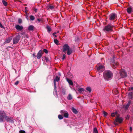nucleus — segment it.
Instances as JSON below:
<instances>
[{"instance_id": "obj_29", "label": "nucleus", "mask_w": 133, "mask_h": 133, "mask_svg": "<svg viewBox=\"0 0 133 133\" xmlns=\"http://www.w3.org/2000/svg\"><path fill=\"white\" fill-rule=\"evenodd\" d=\"M94 133H98V132L96 128H95L94 129Z\"/></svg>"}, {"instance_id": "obj_24", "label": "nucleus", "mask_w": 133, "mask_h": 133, "mask_svg": "<svg viewBox=\"0 0 133 133\" xmlns=\"http://www.w3.org/2000/svg\"><path fill=\"white\" fill-rule=\"evenodd\" d=\"M34 26L32 25H30L29 26L28 30L29 31L32 30L34 29Z\"/></svg>"}, {"instance_id": "obj_31", "label": "nucleus", "mask_w": 133, "mask_h": 133, "mask_svg": "<svg viewBox=\"0 0 133 133\" xmlns=\"http://www.w3.org/2000/svg\"><path fill=\"white\" fill-rule=\"evenodd\" d=\"M87 90L89 91V92H90L91 91V89L90 87H88L86 89Z\"/></svg>"}, {"instance_id": "obj_35", "label": "nucleus", "mask_w": 133, "mask_h": 133, "mask_svg": "<svg viewBox=\"0 0 133 133\" xmlns=\"http://www.w3.org/2000/svg\"><path fill=\"white\" fill-rule=\"evenodd\" d=\"M54 42L56 44H58V40L57 39H55L54 40Z\"/></svg>"}, {"instance_id": "obj_28", "label": "nucleus", "mask_w": 133, "mask_h": 133, "mask_svg": "<svg viewBox=\"0 0 133 133\" xmlns=\"http://www.w3.org/2000/svg\"><path fill=\"white\" fill-rule=\"evenodd\" d=\"M2 3L5 6H6L7 5V3L5 1L3 0L2 1Z\"/></svg>"}, {"instance_id": "obj_38", "label": "nucleus", "mask_w": 133, "mask_h": 133, "mask_svg": "<svg viewBox=\"0 0 133 133\" xmlns=\"http://www.w3.org/2000/svg\"><path fill=\"white\" fill-rule=\"evenodd\" d=\"M19 133H26L24 130H21L19 131Z\"/></svg>"}, {"instance_id": "obj_13", "label": "nucleus", "mask_w": 133, "mask_h": 133, "mask_svg": "<svg viewBox=\"0 0 133 133\" xmlns=\"http://www.w3.org/2000/svg\"><path fill=\"white\" fill-rule=\"evenodd\" d=\"M6 117H7V116H6V114L4 111H0V117L5 118V119Z\"/></svg>"}, {"instance_id": "obj_6", "label": "nucleus", "mask_w": 133, "mask_h": 133, "mask_svg": "<svg viewBox=\"0 0 133 133\" xmlns=\"http://www.w3.org/2000/svg\"><path fill=\"white\" fill-rule=\"evenodd\" d=\"M60 79V78L58 77V76H56L55 78L54 79V91L55 92L56 94H57V91L56 90V81L58 82Z\"/></svg>"}, {"instance_id": "obj_3", "label": "nucleus", "mask_w": 133, "mask_h": 133, "mask_svg": "<svg viewBox=\"0 0 133 133\" xmlns=\"http://www.w3.org/2000/svg\"><path fill=\"white\" fill-rule=\"evenodd\" d=\"M112 26L110 25V24H109L105 26L103 30L105 32L111 31H112Z\"/></svg>"}, {"instance_id": "obj_30", "label": "nucleus", "mask_w": 133, "mask_h": 133, "mask_svg": "<svg viewBox=\"0 0 133 133\" xmlns=\"http://www.w3.org/2000/svg\"><path fill=\"white\" fill-rule=\"evenodd\" d=\"M54 8V7L52 5H49L48 6V9H52Z\"/></svg>"}, {"instance_id": "obj_7", "label": "nucleus", "mask_w": 133, "mask_h": 133, "mask_svg": "<svg viewBox=\"0 0 133 133\" xmlns=\"http://www.w3.org/2000/svg\"><path fill=\"white\" fill-rule=\"evenodd\" d=\"M105 69V68L103 65H100L97 68V70L99 72H102Z\"/></svg>"}, {"instance_id": "obj_20", "label": "nucleus", "mask_w": 133, "mask_h": 133, "mask_svg": "<svg viewBox=\"0 0 133 133\" xmlns=\"http://www.w3.org/2000/svg\"><path fill=\"white\" fill-rule=\"evenodd\" d=\"M130 103H131L130 101H129L128 102V103L127 105L125 106L124 108L125 110H127V109H128V108L129 107Z\"/></svg>"}, {"instance_id": "obj_49", "label": "nucleus", "mask_w": 133, "mask_h": 133, "mask_svg": "<svg viewBox=\"0 0 133 133\" xmlns=\"http://www.w3.org/2000/svg\"><path fill=\"white\" fill-rule=\"evenodd\" d=\"M37 21L39 22H40L41 21V19H37Z\"/></svg>"}, {"instance_id": "obj_19", "label": "nucleus", "mask_w": 133, "mask_h": 133, "mask_svg": "<svg viewBox=\"0 0 133 133\" xmlns=\"http://www.w3.org/2000/svg\"><path fill=\"white\" fill-rule=\"evenodd\" d=\"M66 80L69 83V85H70H70H73V83L72 81L70 80V79L67 78Z\"/></svg>"}, {"instance_id": "obj_50", "label": "nucleus", "mask_w": 133, "mask_h": 133, "mask_svg": "<svg viewBox=\"0 0 133 133\" xmlns=\"http://www.w3.org/2000/svg\"><path fill=\"white\" fill-rule=\"evenodd\" d=\"M58 74L59 75V76H61V74L59 72Z\"/></svg>"}, {"instance_id": "obj_18", "label": "nucleus", "mask_w": 133, "mask_h": 133, "mask_svg": "<svg viewBox=\"0 0 133 133\" xmlns=\"http://www.w3.org/2000/svg\"><path fill=\"white\" fill-rule=\"evenodd\" d=\"M128 96L130 99L133 98V93L132 92H129L128 94Z\"/></svg>"}, {"instance_id": "obj_53", "label": "nucleus", "mask_w": 133, "mask_h": 133, "mask_svg": "<svg viewBox=\"0 0 133 133\" xmlns=\"http://www.w3.org/2000/svg\"><path fill=\"white\" fill-rule=\"evenodd\" d=\"M56 36H56V35L55 36V37H56Z\"/></svg>"}, {"instance_id": "obj_48", "label": "nucleus", "mask_w": 133, "mask_h": 133, "mask_svg": "<svg viewBox=\"0 0 133 133\" xmlns=\"http://www.w3.org/2000/svg\"><path fill=\"white\" fill-rule=\"evenodd\" d=\"M56 32H55L54 33H53V36H54L55 34H56Z\"/></svg>"}, {"instance_id": "obj_11", "label": "nucleus", "mask_w": 133, "mask_h": 133, "mask_svg": "<svg viewBox=\"0 0 133 133\" xmlns=\"http://www.w3.org/2000/svg\"><path fill=\"white\" fill-rule=\"evenodd\" d=\"M15 28L17 31H21L23 29V27L22 26L17 24L15 25Z\"/></svg>"}, {"instance_id": "obj_23", "label": "nucleus", "mask_w": 133, "mask_h": 133, "mask_svg": "<svg viewBox=\"0 0 133 133\" xmlns=\"http://www.w3.org/2000/svg\"><path fill=\"white\" fill-rule=\"evenodd\" d=\"M46 29L49 32L51 31V30L50 27L49 25H47L46 26Z\"/></svg>"}, {"instance_id": "obj_33", "label": "nucleus", "mask_w": 133, "mask_h": 133, "mask_svg": "<svg viewBox=\"0 0 133 133\" xmlns=\"http://www.w3.org/2000/svg\"><path fill=\"white\" fill-rule=\"evenodd\" d=\"M21 35H24V36L25 37H26L28 38L25 32H24L22 33Z\"/></svg>"}, {"instance_id": "obj_52", "label": "nucleus", "mask_w": 133, "mask_h": 133, "mask_svg": "<svg viewBox=\"0 0 133 133\" xmlns=\"http://www.w3.org/2000/svg\"><path fill=\"white\" fill-rule=\"evenodd\" d=\"M26 8H26V7H25V12H26V10H26Z\"/></svg>"}, {"instance_id": "obj_32", "label": "nucleus", "mask_w": 133, "mask_h": 133, "mask_svg": "<svg viewBox=\"0 0 133 133\" xmlns=\"http://www.w3.org/2000/svg\"><path fill=\"white\" fill-rule=\"evenodd\" d=\"M58 118L59 119H62L63 118V117L62 115H58Z\"/></svg>"}, {"instance_id": "obj_34", "label": "nucleus", "mask_w": 133, "mask_h": 133, "mask_svg": "<svg viewBox=\"0 0 133 133\" xmlns=\"http://www.w3.org/2000/svg\"><path fill=\"white\" fill-rule=\"evenodd\" d=\"M30 19L32 21L34 20L35 19V18L33 16H30Z\"/></svg>"}, {"instance_id": "obj_5", "label": "nucleus", "mask_w": 133, "mask_h": 133, "mask_svg": "<svg viewBox=\"0 0 133 133\" xmlns=\"http://www.w3.org/2000/svg\"><path fill=\"white\" fill-rule=\"evenodd\" d=\"M20 36L18 35H17L13 39V43L14 44H15L17 43L20 39Z\"/></svg>"}, {"instance_id": "obj_54", "label": "nucleus", "mask_w": 133, "mask_h": 133, "mask_svg": "<svg viewBox=\"0 0 133 133\" xmlns=\"http://www.w3.org/2000/svg\"><path fill=\"white\" fill-rule=\"evenodd\" d=\"M58 32H58V31H57V33H58Z\"/></svg>"}, {"instance_id": "obj_45", "label": "nucleus", "mask_w": 133, "mask_h": 133, "mask_svg": "<svg viewBox=\"0 0 133 133\" xmlns=\"http://www.w3.org/2000/svg\"><path fill=\"white\" fill-rule=\"evenodd\" d=\"M45 60L47 62V61H49V60L48 59V58L47 57H46L45 58Z\"/></svg>"}, {"instance_id": "obj_10", "label": "nucleus", "mask_w": 133, "mask_h": 133, "mask_svg": "<svg viewBox=\"0 0 133 133\" xmlns=\"http://www.w3.org/2000/svg\"><path fill=\"white\" fill-rule=\"evenodd\" d=\"M70 48V47L68 44H65L63 46V47L62 49V51L63 52H65Z\"/></svg>"}, {"instance_id": "obj_47", "label": "nucleus", "mask_w": 133, "mask_h": 133, "mask_svg": "<svg viewBox=\"0 0 133 133\" xmlns=\"http://www.w3.org/2000/svg\"><path fill=\"white\" fill-rule=\"evenodd\" d=\"M34 11L36 12H37V9H35Z\"/></svg>"}, {"instance_id": "obj_40", "label": "nucleus", "mask_w": 133, "mask_h": 133, "mask_svg": "<svg viewBox=\"0 0 133 133\" xmlns=\"http://www.w3.org/2000/svg\"><path fill=\"white\" fill-rule=\"evenodd\" d=\"M0 27H1L2 28H4V27L3 26L2 24L1 23V22H0Z\"/></svg>"}, {"instance_id": "obj_4", "label": "nucleus", "mask_w": 133, "mask_h": 133, "mask_svg": "<svg viewBox=\"0 0 133 133\" xmlns=\"http://www.w3.org/2000/svg\"><path fill=\"white\" fill-rule=\"evenodd\" d=\"M123 119L122 117H117L116 118V120L114 121V123L115 125H118V123H121L123 121Z\"/></svg>"}, {"instance_id": "obj_22", "label": "nucleus", "mask_w": 133, "mask_h": 133, "mask_svg": "<svg viewBox=\"0 0 133 133\" xmlns=\"http://www.w3.org/2000/svg\"><path fill=\"white\" fill-rule=\"evenodd\" d=\"M72 52V50L70 48L67 51V54L68 55H70Z\"/></svg>"}, {"instance_id": "obj_41", "label": "nucleus", "mask_w": 133, "mask_h": 133, "mask_svg": "<svg viewBox=\"0 0 133 133\" xmlns=\"http://www.w3.org/2000/svg\"><path fill=\"white\" fill-rule=\"evenodd\" d=\"M65 54H64L63 55L62 59L63 60H64L65 58Z\"/></svg>"}, {"instance_id": "obj_42", "label": "nucleus", "mask_w": 133, "mask_h": 133, "mask_svg": "<svg viewBox=\"0 0 133 133\" xmlns=\"http://www.w3.org/2000/svg\"><path fill=\"white\" fill-rule=\"evenodd\" d=\"M19 83V82L18 81H16L15 83V84L16 85H17Z\"/></svg>"}, {"instance_id": "obj_27", "label": "nucleus", "mask_w": 133, "mask_h": 133, "mask_svg": "<svg viewBox=\"0 0 133 133\" xmlns=\"http://www.w3.org/2000/svg\"><path fill=\"white\" fill-rule=\"evenodd\" d=\"M118 114V112L116 111L115 112L112 113L111 115L112 117H114L116 115Z\"/></svg>"}, {"instance_id": "obj_15", "label": "nucleus", "mask_w": 133, "mask_h": 133, "mask_svg": "<svg viewBox=\"0 0 133 133\" xmlns=\"http://www.w3.org/2000/svg\"><path fill=\"white\" fill-rule=\"evenodd\" d=\"M5 119L7 121L12 123L14 122L12 118H9L8 116L6 117Z\"/></svg>"}, {"instance_id": "obj_44", "label": "nucleus", "mask_w": 133, "mask_h": 133, "mask_svg": "<svg viewBox=\"0 0 133 133\" xmlns=\"http://www.w3.org/2000/svg\"><path fill=\"white\" fill-rule=\"evenodd\" d=\"M130 130V131H131L132 130V127H130L129 129Z\"/></svg>"}, {"instance_id": "obj_17", "label": "nucleus", "mask_w": 133, "mask_h": 133, "mask_svg": "<svg viewBox=\"0 0 133 133\" xmlns=\"http://www.w3.org/2000/svg\"><path fill=\"white\" fill-rule=\"evenodd\" d=\"M127 11L129 14H130L132 12V8L130 7L127 9Z\"/></svg>"}, {"instance_id": "obj_26", "label": "nucleus", "mask_w": 133, "mask_h": 133, "mask_svg": "<svg viewBox=\"0 0 133 133\" xmlns=\"http://www.w3.org/2000/svg\"><path fill=\"white\" fill-rule=\"evenodd\" d=\"M67 99L69 100H70L72 99V96L70 94H69L67 97Z\"/></svg>"}, {"instance_id": "obj_9", "label": "nucleus", "mask_w": 133, "mask_h": 133, "mask_svg": "<svg viewBox=\"0 0 133 133\" xmlns=\"http://www.w3.org/2000/svg\"><path fill=\"white\" fill-rule=\"evenodd\" d=\"M120 75L122 77H127V73L124 70L122 69L120 71Z\"/></svg>"}, {"instance_id": "obj_43", "label": "nucleus", "mask_w": 133, "mask_h": 133, "mask_svg": "<svg viewBox=\"0 0 133 133\" xmlns=\"http://www.w3.org/2000/svg\"><path fill=\"white\" fill-rule=\"evenodd\" d=\"M103 114H104V116H107V112H106L105 111H103Z\"/></svg>"}, {"instance_id": "obj_39", "label": "nucleus", "mask_w": 133, "mask_h": 133, "mask_svg": "<svg viewBox=\"0 0 133 133\" xmlns=\"http://www.w3.org/2000/svg\"><path fill=\"white\" fill-rule=\"evenodd\" d=\"M22 20L21 19H19L18 20V22L19 23H22Z\"/></svg>"}, {"instance_id": "obj_2", "label": "nucleus", "mask_w": 133, "mask_h": 133, "mask_svg": "<svg viewBox=\"0 0 133 133\" xmlns=\"http://www.w3.org/2000/svg\"><path fill=\"white\" fill-rule=\"evenodd\" d=\"M109 19L111 21L116 20L117 19V15L115 13H112L109 15Z\"/></svg>"}, {"instance_id": "obj_51", "label": "nucleus", "mask_w": 133, "mask_h": 133, "mask_svg": "<svg viewBox=\"0 0 133 133\" xmlns=\"http://www.w3.org/2000/svg\"><path fill=\"white\" fill-rule=\"evenodd\" d=\"M131 90H133V87H131Z\"/></svg>"}, {"instance_id": "obj_14", "label": "nucleus", "mask_w": 133, "mask_h": 133, "mask_svg": "<svg viewBox=\"0 0 133 133\" xmlns=\"http://www.w3.org/2000/svg\"><path fill=\"white\" fill-rule=\"evenodd\" d=\"M78 86V85L77 84H76V86L77 87V89L79 93H82L83 91H84V89L83 88H80Z\"/></svg>"}, {"instance_id": "obj_36", "label": "nucleus", "mask_w": 133, "mask_h": 133, "mask_svg": "<svg viewBox=\"0 0 133 133\" xmlns=\"http://www.w3.org/2000/svg\"><path fill=\"white\" fill-rule=\"evenodd\" d=\"M3 119H5V118L0 117V122H2L3 121Z\"/></svg>"}, {"instance_id": "obj_37", "label": "nucleus", "mask_w": 133, "mask_h": 133, "mask_svg": "<svg viewBox=\"0 0 133 133\" xmlns=\"http://www.w3.org/2000/svg\"><path fill=\"white\" fill-rule=\"evenodd\" d=\"M43 50V51L46 54H47L48 53V50L45 49H44Z\"/></svg>"}, {"instance_id": "obj_1", "label": "nucleus", "mask_w": 133, "mask_h": 133, "mask_svg": "<svg viewBox=\"0 0 133 133\" xmlns=\"http://www.w3.org/2000/svg\"><path fill=\"white\" fill-rule=\"evenodd\" d=\"M112 76V72L109 70L105 71L103 73L104 78L107 80H109L111 78Z\"/></svg>"}, {"instance_id": "obj_21", "label": "nucleus", "mask_w": 133, "mask_h": 133, "mask_svg": "<svg viewBox=\"0 0 133 133\" xmlns=\"http://www.w3.org/2000/svg\"><path fill=\"white\" fill-rule=\"evenodd\" d=\"M72 112L75 114H77L78 113L77 110L73 107L72 108Z\"/></svg>"}, {"instance_id": "obj_8", "label": "nucleus", "mask_w": 133, "mask_h": 133, "mask_svg": "<svg viewBox=\"0 0 133 133\" xmlns=\"http://www.w3.org/2000/svg\"><path fill=\"white\" fill-rule=\"evenodd\" d=\"M61 114L64 116L65 118H67L69 116L68 112L64 110H62L60 111Z\"/></svg>"}, {"instance_id": "obj_12", "label": "nucleus", "mask_w": 133, "mask_h": 133, "mask_svg": "<svg viewBox=\"0 0 133 133\" xmlns=\"http://www.w3.org/2000/svg\"><path fill=\"white\" fill-rule=\"evenodd\" d=\"M43 54L42 51L41 50H40L37 54L36 57L37 59H40L42 56Z\"/></svg>"}, {"instance_id": "obj_16", "label": "nucleus", "mask_w": 133, "mask_h": 133, "mask_svg": "<svg viewBox=\"0 0 133 133\" xmlns=\"http://www.w3.org/2000/svg\"><path fill=\"white\" fill-rule=\"evenodd\" d=\"M112 66L113 68H116V66H117L119 64L118 63L116 62L115 61H114L112 63Z\"/></svg>"}, {"instance_id": "obj_25", "label": "nucleus", "mask_w": 133, "mask_h": 133, "mask_svg": "<svg viewBox=\"0 0 133 133\" xmlns=\"http://www.w3.org/2000/svg\"><path fill=\"white\" fill-rule=\"evenodd\" d=\"M11 40V38H9L8 39H6L5 42V43H9Z\"/></svg>"}, {"instance_id": "obj_46", "label": "nucleus", "mask_w": 133, "mask_h": 133, "mask_svg": "<svg viewBox=\"0 0 133 133\" xmlns=\"http://www.w3.org/2000/svg\"><path fill=\"white\" fill-rule=\"evenodd\" d=\"M33 56L34 57H35H35H36V55H35V54H33Z\"/></svg>"}]
</instances>
